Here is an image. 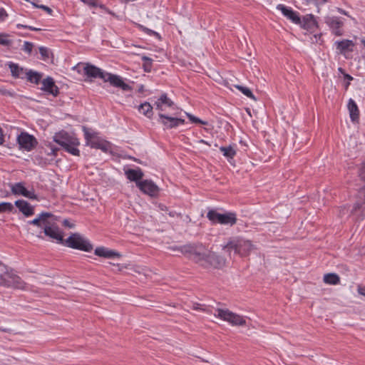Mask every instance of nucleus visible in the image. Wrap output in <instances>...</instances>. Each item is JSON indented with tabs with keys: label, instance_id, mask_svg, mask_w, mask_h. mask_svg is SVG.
<instances>
[{
	"label": "nucleus",
	"instance_id": "38",
	"mask_svg": "<svg viewBox=\"0 0 365 365\" xmlns=\"http://www.w3.org/2000/svg\"><path fill=\"white\" fill-rule=\"evenodd\" d=\"M33 47H34V44L32 43L29 42V41H25L24 43V46H23V50L28 53H31L32 51Z\"/></svg>",
	"mask_w": 365,
	"mask_h": 365
},
{
	"label": "nucleus",
	"instance_id": "3",
	"mask_svg": "<svg viewBox=\"0 0 365 365\" xmlns=\"http://www.w3.org/2000/svg\"><path fill=\"white\" fill-rule=\"evenodd\" d=\"M255 249V245L250 240L243 238H234L230 240L225 245L222 246V250L230 254L234 250L235 254L242 257L248 255Z\"/></svg>",
	"mask_w": 365,
	"mask_h": 365
},
{
	"label": "nucleus",
	"instance_id": "51",
	"mask_svg": "<svg viewBox=\"0 0 365 365\" xmlns=\"http://www.w3.org/2000/svg\"><path fill=\"white\" fill-rule=\"evenodd\" d=\"M159 207L163 211H166L167 210V207L165 205H160Z\"/></svg>",
	"mask_w": 365,
	"mask_h": 365
},
{
	"label": "nucleus",
	"instance_id": "34",
	"mask_svg": "<svg viewBox=\"0 0 365 365\" xmlns=\"http://www.w3.org/2000/svg\"><path fill=\"white\" fill-rule=\"evenodd\" d=\"M235 87L247 97L254 99V100H256V98L254 96V95L252 94V91L247 87H245V86H239V85L235 86Z\"/></svg>",
	"mask_w": 365,
	"mask_h": 365
},
{
	"label": "nucleus",
	"instance_id": "33",
	"mask_svg": "<svg viewBox=\"0 0 365 365\" xmlns=\"http://www.w3.org/2000/svg\"><path fill=\"white\" fill-rule=\"evenodd\" d=\"M141 59L144 62L143 64L144 71H146V72H150L151 71V68H152L153 60L150 58H149V57H148L146 56H143L141 57Z\"/></svg>",
	"mask_w": 365,
	"mask_h": 365
},
{
	"label": "nucleus",
	"instance_id": "31",
	"mask_svg": "<svg viewBox=\"0 0 365 365\" xmlns=\"http://www.w3.org/2000/svg\"><path fill=\"white\" fill-rule=\"evenodd\" d=\"M26 190L27 189L22 182H17L11 186V192L14 195L24 196Z\"/></svg>",
	"mask_w": 365,
	"mask_h": 365
},
{
	"label": "nucleus",
	"instance_id": "2",
	"mask_svg": "<svg viewBox=\"0 0 365 365\" xmlns=\"http://www.w3.org/2000/svg\"><path fill=\"white\" fill-rule=\"evenodd\" d=\"M83 71L88 77L101 78L104 82H108L111 86L125 91L131 90V87L125 83L120 76L106 72L93 65L86 63L83 66Z\"/></svg>",
	"mask_w": 365,
	"mask_h": 365
},
{
	"label": "nucleus",
	"instance_id": "13",
	"mask_svg": "<svg viewBox=\"0 0 365 365\" xmlns=\"http://www.w3.org/2000/svg\"><path fill=\"white\" fill-rule=\"evenodd\" d=\"M137 186L143 192L150 196H155L159 192L158 187L151 180L137 182Z\"/></svg>",
	"mask_w": 365,
	"mask_h": 365
},
{
	"label": "nucleus",
	"instance_id": "9",
	"mask_svg": "<svg viewBox=\"0 0 365 365\" xmlns=\"http://www.w3.org/2000/svg\"><path fill=\"white\" fill-rule=\"evenodd\" d=\"M55 218L53 216L52 218L49 219V222L43 227V232L45 235L50 238L56 240L58 243H63V238L61 232L59 230L58 227L55 223Z\"/></svg>",
	"mask_w": 365,
	"mask_h": 365
},
{
	"label": "nucleus",
	"instance_id": "11",
	"mask_svg": "<svg viewBox=\"0 0 365 365\" xmlns=\"http://www.w3.org/2000/svg\"><path fill=\"white\" fill-rule=\"evenodd\" d=\"M358 214L361 217L365 216V188L359 191L356 202L350 211V215Z\"/></svg>",
	"mask_w": 365,
	"mask_h": 365
},
{
	"label": "nucleus",
	"instance_id": "28",
	"mask_svg": "<svg viewBox=\"0 0 365 365\" xmlns=\"http://www.w3.org/2000/svg\"><path fill=\"white\" fill-rule=\"evenodd\" d=\"M138 110L148 118H151L153 115V107L148 102L141 103L138 107Z\"/></svg>",
	"mask_w": 365,
	"mask_h": 365
},
{
	"label": "nucleus",
	"instance_id": "25",
	"mask_svg": "<svg viewBox=\"0 0 365 365\" xmlns=\"http://www.w3.org/2000/svg\"><path fill=\"white\" fill-rule=\"evenodd\" d=\"M125 175L130 181L140 182V180L143 177V173L140 168L129 169L125 171Z\"/></svg>",
	"mask_w": 365,
	"mask_h": 365
},
{
	"label": "nucleus",
	"instance_id": "39",
	"mask_svg": "<svg viewBox=\"0 0 365 365\" xmlns=\"http://www.w3.org/2000/svg\"><path fill=\"white\" fill-rule=\"evenodd\" d=\"M11 43V41L8 39L7 36L0 34V44L3 46H8Z\"/></svg>",
	"mask_w": 365,
	"mask_h": 365
},
{
	"label": "nucleus",
	"instance_id": "19",
	"mask_svg": "<svg viewBox=\"0 0 365 365\" xmlns=\"http://www.w3.org/2000/svg\"><path fill=\"white\" fill-rule=\"evenodd\" d=\"M15 205L26 217H29L34 214V207L26 200H18L15 202Z\"/></svg>",
	"mask_w": 365,
	"mask_h": 365
},
{
	"label": "nucleus",
	"instance_id": "57",
	"mask_svg": "<svg viewBox=\"0 0 365 365\" xmlns=\"http://www.w3.org/2000/svg\"><path fill=\"white\" fill-rule=\"evenodd\" d=\"M0 330L3 331H5V332L6 331V329H0Z\"/></svg>",
	"mask_w": 365,
	"mask_h": 365
},
{
	"label": "nucleus",
	"instance_id": "35",
	"mask_svg": "<svg viewBox=\"0 0 365 365\" xmlns=\"http://www.w3.org/2000/svg\"><path fill=\"white\" fill-rule=\"evenodd\" d=\"M14 206L11 202H1L0 203V212H11Z\"/></svg>",
	"mask_w": 365,
	"mask_h": 365
},
{
	"label": "nucleus",
	"instance_id": "59",
	"mask_svg": "<svg viewBox=\"0 0 365 365\" xmlns=\"http://www.w3.org/2000/svg\"><path fill=\"white\" fill-rule=\"evenodd\" d=\"M26 1H29V0H25Z\"/></svg>",
	"mask_w": 365,
	"mask_h": 365
},
{
	"label": "nucleus",
	"instance_id": "6",
	"mask_svg": "<svg viewBox=\"0 0 365 365\" xmlns=\"http://www.w3.org/2000/svg\"><path fill=\"white\" fill-rule=\"evenodd\" d=\"M215 317L220 319L227 322L232 326H244L246 325V320L242 317L235 314L229 309H217Z\"/></svg>",
	"mask_w": 365,
	"mask_h": 365
},
{
	"label": "nucleus",
	"instance_id": "24",
	"mask_svg": "<svg viewBox=\"0 0 365 365\" xmlns=\"http://www.w3.org/2000/svg\"><path fill=\"white\" fill-rule=\"evenodd\" d=\"M8 66L13 77L21 78H24L26 72L24 71V69L22 67H20L17 63L9 62Z\"/></svg>",
	"mask_w": 365,
	"mask_h": 365
},
{
	"label": "nucleus",
	"instance_id": "44",
	"mask_svg": "<svg viewBox=\"0 0 365 365\" xmlns=\"http://www.w3.org/2000/svg\"><path fill=\"white\" fill-rule=\"evenodd\" d=\"M359 177L365 182V162L362 164V167L360 169Z\"/></svg>",
	"mask_w": 365,
	"mask_h": 365
},
{
	"label": "nucleus",
	"instance_id": "4",
	"mask_svg": "<svg viewBox=\"0 0 365 365\" xmlns=\"http://www.w3.org/2000/svg\"><path fill=\"white\" fill-rule=\"evenodd\" d=\"M26 284L12 270L0 274V286L7 288L25 289Z\"/></svg>",
	"mask_w": 365,
	"mask_h": 365
},
{
	"label": "nucleus",
	"instance_id": "1",
	"mask_svg": "<svg viewBox=\"0 0 365 365\" xmlns=\"http://www.w3.org/2000/svg\"><path fill=\"white\" fill-rule=\"evenodd\" d=\"M184 254H189L191 260L207 268L220 269L225 265L226 259L216 252L208 250L202 245H187L181 248Z\"/></svg>",
	"mask_w": 365,
	"mask_h": 365
},
{
	"label": "nucleus",
	"instance_id": "45",
	"mask_svg": "<svg viewBox=\"0 0 365 365\" xmlns=\"http://www.w3.org/2000/svg\"><path fill=\"white\" fill-rule=\"evenodd\" d=\"M84 4H86L91 6L96 7L97 6V4L95 0H81Z\"/></svg>",
	"mask_w": 365,
	"mask_h": 365
},
{
	"label": "nucleus",
	"instance_id": "56",
	"mask_svg": "<svg viewBox=\"0 0 365 365\" xmlns=\"http://www.w3.org/2000/svg\"><path fill=\"white\" fill-rule=\"evenodd\" d=\"M56 150L53 148H51V153L55 155Z\"/></svg>",
	"mask_w": 365,
	"mask_h": 365
},
{
	"label": "nucleus",
	"instance_id": "37",
	"mask_svg": "<svg viewBox=\"0 0 365 365\" xmlns=\"http://www.w3.org/2000/svg\"><path fill=\"white\" fill-rule=\"evenodd\" d=\"M39 53L42 56L43 60H46L49 58L50 51L48 48L43 46L39 47Z\"/></svg>",
	"mask_w": 365,
	"mask_h": 365
},
{
	"label": "nucleus",
	"instance_id": "12",
	"mask_svg": "<svg viewBox=\"0 0 365 365\" xmlns=\"http://www.w3.org/2000/svg\"><path fill=\"white\" fill-rule=\"evenodd\" d=\"M325 23L328 25L334 35L339 36L343 34L342 27L344 26V22L339 17L327 16L325 19Z\"/></svg>",
	"mask_w": 365,
	"mask_h": 365
},
{
	"label": "nucleus",
	"instance_id": "18",
	"mask_svg": "<svg viewBox=\"0 0 365 365\" xmlns=\"http://www.w3.org/2000/svg\"><path fill=\"white\" fill-rule=\"evenodd\" d=\"M41 90L56 96L58 94V88L55 85L51 77H47L42 81Z\"/></svg>",
	"mask_w": 365,
	"mask_h": 365
},
{
	"label": "nucleus",
	"instance_id": "58",
	"mask_svg": "<svg viewBox=\"0 0 365 365\" xmlns=\"http://www.w3.org/2000/svg\"><path fill=\"white\" fill-rule=\"evenodd\" d=\"M78 66H79V65H78L77 66H74V67H73V69L77 68V67H78Z\"/></svg>",
	"mask_w": 365,
	"mask_h": 365
},
{
	"label": "nucleus",
	"instance_id": "53",
	"mask_svg": "<svg viewBox=\"0 0 365 365\" xmlns=\"http://www.w3.org/2000/svg\"><path fill=\"white\" fill-rule=\"evenodd\" d=\"M344 77H345L346 79L349 80V81H351V80H352V79H353L352 76H350V75H349V74H346V75L344 76Z\"/></svg>",
	"mask_w": 365,
	"mask_h": 365
},
{
	"label": "nucleus",
	"instance_id": "43",
	"mask_svg": "<svg viewBox=\"0 0 365 365\" xmlns=\"http://www.w3.org/2000/svg\"><path fill=\"white\" fill-rule=\"evenodd\" d=\"M141 27H142L143 30L145 33H147L148 34H150V35H153V36H155L160 37V36H159V34H158V33H157V32H155V31H152V30H150V29H148V28L143 27V26H141Z\"/></svg>",
	"mask_w": 365,
	"mask_h": 365
},
{
	"label": "nucleus",
	"instance_id": "49",
	"mask_svg": "<svg viewBox=\"0 0 365 365\" xmlns=\"http://www.w3.org/2000/svg\"><path fill=\"white\" fill-rule=\"evenodd\" d=\"M192 309L195 310H205L204 309L202 308V305L197 303L193 304Z\"/></svg>",
	"mask_w": 365,
	"mask_h": 365
},
{
	"label": "nucleus",
	"instance_id": "10",
	"mask_svg": "<svg viewBox=\"0 0 365 365\" xmlns=\"http://www.w3.org/2000/svg\"><path fill=\"white\" fill-rule=\"evenodd\" d=\"M17 142L20 148L26 151L34 149L38 143L36 139L33 135L25 132H22L18 135Z\"/></svg>",
	"mask_w": 365,
	"mask_h": 365
},
{
	"label": "nucleus",
	"instance_id": "7",
	"mask_svg": "<svg viewBox=\"0 0 365 365\" xmlns=\"http://www.w3.org/2000/svg\"><path fill=\"white\" fill-rule=\"evenodd\" d=\"M84 132L86 143L87 145L96 149H101L106 152L108 149L107 143L98 136L96 132H91L90 130L86 127L83 128Z\"/></svg>",
	"mask_w": 365,
	"mask_h": 365
},
{
	"label": "nucleus",
	"instance_id": "29",
	"mask_svg": "<svg viewBox=\"0 0 365 365\" xmlns=\"http://www.w3.org/2000/svg\"><path fill=\"white\" fill-rule=\"evenodd\" d=\"M24 76L27 78L29 81L36 84H38L41 78V75L39 73L33 71L31 70L26 72Z\"/></svg>",
	"mask_w": 365,
	"mask_h": 365
},
{
	"label": "nucleus",
	"instance_id": "5",
	"mask_svg": "<svg viewBox=\"0 0 365 365\" xmlns=\"http://www.w3.org/2000/svg\"><path fill=\"white\" fill-rule=\"evenodd\" d=\"M62 244L68 247L85 252H89L93 249V246L89 241L79 233L72 234L66 240H63V243Z\"/></svg>",
	"mask_w": 365,
	"mask_h": 365
},
{
	"label": "nucleus",
	"instance_id": "40",
	"mask_svg": "<svg viewBox=\"0 0 365 365\" xmlns=\"http://www.w3.org/2000/svg\"><path fill=\"white\" fill-rule=\"evenodd\" d=\"M32 4L35 7H37V8H39V9H41L44 10L45 11H46L49 14H51L52 12H53L52 9L51 8H49L48 6H45V5H38V4H35V3H32Z\"/></svg>",
	"mask_w": 365,
	"mask_h": 365
},
{
	"label": "nucleus",
	"instance_id": "23",
	"mask_svg": "<svg viewBox=\"0 0 365 365\" xmlns=\"http://www.w3.org/2000/svg\"><path fill=\"white\" fill-rule=\"evenodd\" d=\"M298 24L307 30H312L317 26V21L312 14H307L301 19V23Z\"/></svg>",
	"mask_w": 365,
	"mask_h": 365
},
{
	"label": "nucleus",
	"instance_id": "21",
	"mask_svg": "<svg viewBox=\"0 0 365 365\" xmlns=\"http://www.w3.org/2000/svg\"><path fill=\"white\" fill-rule=\"evenodd\" d=\"M95 254L99 257H103L107 259H113L115 257L119 258L121 255L114 250H109L104 247H99L95 250Z\"/></svg>",
	"mask_w": 365,
	"mask_h": 365
},
{
	"label": "nucleus",
	"instance_id": "15",
	"mask_svg": "<svg viewBox=\"0 0 365 365\" xmlns=\"http://www.w3.org/2000/svg\"><path fill=\"white\" fill-rule=\"evenodd\" d=\"M277 9L280 11L284 16L291 20L293 23L296 24L301 23V19L299 14L291 8L280 4L277 6Z\"/></svg>",
	"mask_w": 365,
	"mask_h": 365
},
{
	"label": "nucleus",
	"instance_id": "8",
	"mask_svg": "<svg viewBox=\"0 0 365 365\" xmlns=\"http://www.w3.org/2000/svg\"><path fill=\"white\" fill-rule=\"evenodd\" d=\"M207 217L212 223H220L222 225H233L237 222L236 215L233 212L221 214L215 210H210L207 214Z\"/></svg>",
	"mask_w": 365,
	"mask_h": 365
},
{
	"label": "nucleus",
	"instance_id": "16",
	"mask_svg": "<svg viewBox=\"0 0 365 365\" xmlns=\"http://www.w3.org/2000/svg\"><path fill=\"white\" fill-rule=\"evenodd\" d=\"M75 138L73 136H71L67 133L64 131H61L57 133L53 136V140L63 148L68 145L69 143H75Z\"/></svg>",
	"mask_w": 365,
	"mask_h": 365
},
{
	"label": "nucleus",
	"instance_id": "36",
	"mask_svg": "<svg viewBox=\"0 0 365 365\" xmlns=\"http://www.w3.org/2000/svg\"><path fill=\"white\" fill-rule=\"evenodd\" d=\"M186 115L192 123H200L202 125H207L208 123L207 121L202 120L199 118H197L192 114L186 113Z\"/></svg>",
	"mask_w": 365,
	"mask_h": 365
},
{
	"label": "nucleus",
	"instance_id": "52",
	"mask_svg": "<svg viewBox=\"0 0 365 365\" xmlns=\"http://www.w3.org/2000/svg\"><path fill=\"white\" fill-rule=\"evenodd\" d=\"M63 225L66 226H68L69 227H72L73 226L69 225V222L67 220H63Z\"/></svg>",
	"mask_w": 365,
	"mask_h": 365
},
{
	"label": "nucleus",
	"instance_id": "32",
	"mask_svg": "<svg viewBox=\"0 0 365 365\" xmlns=\"http://www.w3.org/2000/svg\"><path fill=\"white\" fill-rule=\"evenodd\" d=\"M75 143H69L68 145L64 148V149L68 152L69 153L73 155H79L80 151L77 148V146L79 145V142L77 138H75Z\"/></svg>",
	"mask_w": 365,
	"mask_h": 365
},
{
	"label": "nucleus",
	"instance_id": "42",
	"mask_svg": "<svg viewBox=\"0 0 365 365\" xmlns=\"http://www.w3.org/2000/svg\"><path fill=\"white\" fill-rule=\"evenodd\" d=\"M16 27L20 29V28H24V29H28L31 31H40L41 29H38V28H36V27H33V26H27V25H24V24H18L16 25Z\"/></svg>",
	"mask_w": 365,
	"mask_h": 365
},
{
	"label": "nucleus",
	"instance_id": "47",
	"mask_svg": "<svg viewBox=\"0 0 365 365\" xmlns=\"http://www.w3.org/2000/svg\"><path fill=\"white\" fill-rule=\"evenodd\" d=\"M8 14L6 11L3 8H0V20H4L6 17H7Z\"/></svg>",
	"mask_w": 365,
	"mask_h": 365
},
{
	"label": "nucleus",
	"instance_id": "55",
	"mask_svg": "<svg viewBox=\"0 0 365 365\" xmlns=\"http://www.w3.org/2000/svg\"><path fill=\"white\" fill-rule=\"evenodd\" d=\"M176 213L175 212H170L169 215L171 217H174Z\"/></svg>",
	"mask_w": 365,
	"mask_h": 365
},
{
	"label": "nucleus",
	"instance_id": "17",
	"mask_svg": "<svg viewBox=\"0 0 365 365\" xmlns=\"http://www.w3.org/2000/svg\"><path fill=\"white\" fill-rule=\"evenodd\" d=\"M52 217L53 215L50 212H41L36 218L29 221L28 223L43 229V227L49 222V219Z\"/></svg>",
	"mask_w": 365,
	"mask_h": 365
},
{
	"label": "nucleus",
	"instance_id": "26",
	"mask_svg": "<svg viewBox=\"0 0 365 365\" xmlns=\"http://www.w3.org/2000/svg\"><path fill=\"white\" fill-rule=\"evenodd\" d=\"M220 150L230 163H231V160H233L234 157L236 155L235 145H230L229 146H221L220 148Z\"/></svg>",
	"mask_w": 365,
	"mask_h": 365
},
{
	"label": "nucleus",
	"instance_id": "54",
	"mask_svg": "<svg viewBox=\"0 0 365 365\" xmlns=\"http://www.w3.org/2000/svg\"><path fill=\"white\" fill-rule=\"evenodd\" d=\"M198 142H199L200 143H203V144H206V145H210V144H209L207 141H205V140H202H202H200Z\"/></svg>",
	"mask_w": 365,
	"mask_h": 365
},
{
	"label": "nucleus",
	"instance_id": "14",
	"mask_svg": "<svg viewBox=\"0 0 365 365\" xmlns=\"http://www.w3.org/2000/svg\"><path fill=\"white\" fill-rule=\"evenodd\" d=\"M159 122L167 129L173 128L185 123L184 119L170 117L161 113H159Z\"/></svg>",
	"mask_w": 365,
	"mask_h": 365
},
{
	"label": "nucleus",
	"instance_id": "48",
	"mask_svg": "<svg viewBox=\"0 0 365 365\" xmlns=\"http://www.w3.org/2000/svg\"><path fill=\"white\" fill-rule=\"evenodd\" d=\"M357 291L359 294L365 297V287L358 286Z\"/></svg>",
	"mask_w": 365,
	"mask_h": 365
},
{
	"label": "nucleus",
	"instance_id": "20",
	"mask_svg": "<svg viewBox=\"0 0 365 365\" xmlns=\"http://www.w3.org/2000/svg\"><path fill=\"white\" fill-rule=\"evenodd\" d=\"M174 103L167 96V94L163 93L155 103V108L160 112L165 110V107H173Z\"/></svg>",
	"mask_w": 365,
	"mask_h": 365
},
{
	"label": "nucleus",
	"instance_id": "30",
	"mask_svg": "<svg viewBox=\"0 0 365 365\" xmlns=\"http://www.w3.org/2000/svg\"><path fill=\"white\" fill-rule=\"evenodd\" d=\"M324 282L326 284L335 285V284H337L339 283L340 279H339V277L336 274L329 273V274H326L324 276Z\"/></svg>",
	"mask_w": 365,
	"mask_h": 365
},
{
	"label": "nucleus",
	"instance_id": "22",
	"mask_svg": "<svg viewBox=\"0 0 365 365\" xmlns=\"http://www.w3.org/2000/svg\"><path fill=\"white\" fill-rule=\"evenodd\" d=\"M347 108L349 112L351 120L358 122L359 119V110L355 101L350 98L348 102Z\"/></svg>",
	"mask_w": 365,
	"mask_h": 365
},
{
	"label": "nucleus",
	"instance_id": "41",
	"mask_svg": "<svg viewBox=\"0 0 365 365\" xmlns=\"http://www.w3.org/2000/svg\"><path fill=\"white\" fill-rule=\"evenodd\" d=\"M24 197H27V198H29V199H32V200H36L37 199V196L34 193V190H26L25 194L24 195Z\"/></svg>",
	"mask_w": 365,
	"mask_h": 365
},
{
	"label": "nucleus",
	"instance_id": "46",
	"mask_svg": "<svg viewBox=\"0 0 365 365\" xmlns=\"http://www.w3.org/2000/svg\"><path fill=\"white\" fill-rule=\"evenodd\" d=\"M346 214H349V209L346 206H344L341 208L339 215L341 217H343Z\"/></svg>",
	"mask_w": 365,
	"mask_h": 365
},
{
	"label": "nucleus",
	"instance_id": "50",
	"mask_svg": "<svg viewBox=\"0 0 365 365\" xmlns=\"http://www.w3.org/2000/svg\"><path fill=\"white\" fill-rule=\"evenodd\" d=\"M338 11L340 13V14H342L344 15H346V16H348V14L346 11L343 10L342 9H338Z\"/></svg>",
	"mask_w": 365,
	"mask_h": 365
},
{
	"label": "nucleus",
	"instance_id": "27",
	"mask_svg": "<svg viewBox=\"0 0 365 365\" xmlns=\"http://www.w3.org/2000/svg\"><path fill=\"white\" fill-rule=\"evenodd\" d=\"M336 49L341 53H344L346 51H351V47L354 46V43L351 40H343L341 41H336Z\"/></svg>",
	"mask_w": 365,
	"mask_h": 365
}]
</instances>
